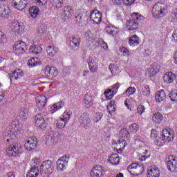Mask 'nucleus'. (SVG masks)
<instances>
[{
    "instance_id": "nucleus-29",
    "label": "nucleus",
    "mask_w": 177,
    "mask_h": 177,
    "mask_svg": "<svg viewBox=\"0 0 177 177\" xmlns=\"http://www.w3.org/2000/svg\"><path fill=\"white\" fill-rule=\"evenodd\" d=\"M39 175V170L38 169V167L33 166L30 168L28 173L26 174V177H38Z\"/></svg>"
},
{
    "instance_id": "nucleus-36",
    "label": "nucleus",
    "mask_w": 177,
    "mask_h": 177,
    "mask_svg": "<svg viewBox=\"0 0 177 177\" xmlns=\"http://www.w3.org/2000/svg\"><path fill=\"white\" fill-rule=\"evenodd\" d=\"M39 64H41V61H39L37 57H32L28 62V67H35L37 66H39Z\"/></svg>"
},
{
    "instance_id": "nucleus-62",
    "label": "nucleus",
    "mask_w": 177,
    "mask_h": 177,
    "mask_svg": "<svg viewBox=\"0 0 177 177\" xmlns=\"http://www.w3.org/2000/svg\"><path fill=\"white\" fill-rule=\"evenodd\" d=\"M145 109H146L145 108V106L143 105H139L137 109V112L138 113V114H140V115H142V114H143V113H145Z\"/></svg>"
},
{
    "instance_id": "nucleus-16",
    "label": "nucleus",
    "mask_w": 177,
    "mask_h": 177,
    "mask_svg": "<svg viewBox=\"0 0 177 177\" xmlns=\"http://www.w3.org/2000/svg\"><path fill=\"white\" fill-rule=\"evenodd\" d=\"M24 75V72L20 68L15 69L11 73H10V77L12 81H17V80H20V78Z\"/></svg>"
},
{
    "instance_id": "nucleus-35",
    "label": "nucleus",
    "mask_w": 177,
    "mask_h": 177,
    "mask_svg": "<svg viewBox=\"0 0 177 177\" xmlns=\"http://www.w3.org/2000/svg\"><path fill=\"white\" fill-rule=\"evenodd\" d=\"M131 17L133 18V20H134V21L138 24L140 23V21H143V20H145V17L138 12H133L131 14Z\"/></svg>"
},
{
    "instance_id": "nucleus-2",
    "label": "nucleus",
    "mask_w": 177,
    "mask_h": 177,
    "mask_svg": "<svg viewBox=\"0 0 177 177\" xmlns=\"http://www.w3.org/2000/svg\"><path fill=\"white\" fill-rule=\"evenodd\" d=\"M12 50L16 55H24L27 52V44L21 40L15 41L12 46Z\"/></svg>"
},
{
    "instance_id": "nucleus-26",
    "label": "nucleus",
    "mask_w": 177,
    "mask_h": 177,
    "mask_svg": "<svg viewBox=\"0 0 177 177\" xmlns=\"http://www.w3.org/2000/svg\"><path fill=\"white\" fill-rule=\"evenodd\" d=\"M140 44V39L136 35H131L129 39L130 46H138Z\"/></svg>"
},
{
    "instance_id": "nucleus-39",
    "label": "nucleus",
    "mask_w": 177,
    "mask_h": 177,
    "mask_svg": "<svg viewBox=\"0 0 177 177\" xmlns=\"http://www.w3.org/2000/svg\"><path fill=\"white\" fill-rule=\"evenodd\" d=\"M60 138V136L57 133H54L48 135V139L50 140L51 143H57L59 142V139Z\"/></svg>"
},
{
    "instance_id": "nucleus-5",
    "label": "nucleus",
    "mask_w": 177,
    "mask_h": 177,
    "mask_svg": "<svg viewBox=\"0 0 177 177\" xmlns=\"http://www.w3.org/2000/svg\"><path fill=\"white\" fill-rule=\"evenodd\" d=\"M53 162L50 160H47L41 165L40 171L41 174H46L47 175H50L53 172Z\"/></svg>"
},
{
    "instance_id": "nucleus-15",
    "label": "nucleus",
    "mask_w": 177,
    "mask_h": 177,
    "mask_svg": "<svg viewBox=\"0 0 177 177\" xmlns=\"http://www.w3.org/2000/svg\"><path fill=\"white\" fill-rule=\"evenodd\" d=\"M46 102H48V98L45 95H38L36 97V106L39 110H42L45 107Z\"/></svg>"
},
{
    "instance_id": "nucleus-54",
    "label": "nucleus",
    "mask_w": 177,
    "mask_h": 177,
    "mask_svg": "<svg viewBox=\"0 0 177 177\" xmlns=\"http://www.w3.org/2000/svg\"><path fill=\"white\" fill-rule=\"evenodd\" d=\"M109 70L111 71V74H113V75H115V74H117V73H118L119 68H118V66H117L114 64H110Z\"/></svg>"
},
{
    "instance_id": "nucleus-64",
    "label": "nucleus",
    "mask_w": 177,
    "mask_h": 177,
    "mask_svg": "<svg viewBox=\"0 0 177 177\" xmlns=\"http://www.w3.org/2000/svg\"><path fill=\"white\" fill-rule=\"evenodd\" d=\"M136 0H123V3L126 5V6H131L135 3Z\"/></svg>"
},
{
    "instance_id": "nucleus-49",
    "label": "nucleus",
    "mask_w": 177,
    "mask_h": 177,
    "mask_svg": "<svg viewBox=\"0 0 177 177\" xmlns=\"http://www.w3.org/2000/svg\"><path fill=\"white\" fill-rule=\"evenodd\" d=\"M115 93H114V91L111 90V89H106L104 91V95H105L106 98L108 100H111V99H113V97H114V94Z\"/></svg>"
},
{
    "instance_id": "nucleus-21",
    "label": "nucleus",
    "mask_w": 177,
    "mask_h": 177,
    "mask_svg": "<svg viewBox=\"0 0 177 177\" xmlns=\"http://www.w3.org/2000/svg\"><path fill=\"white\" fill-rule=\"evenodd\" d=\"M81 44V38L78 36H73L72 37V41H71V48L74 50L80 48V45Z\"/></svg>"
},
{
    "instance_id": "nucleus-14",
    "label": "nucleus",
    "mask_w": 177,
    "mask_h": 177,
    "mask_svg": "<svg viewBox=\"0 0 177 177\" xmlns=\"http://www.w3.org/2000/svg\"><path fill=\"white\" fill-rule=\"evenodd\" d=\"M174 131L171 129H164L162 131V138L165 140L166 142H172L174 140Z\"/></svg>"
},
{
    "instance_id": "nucleus-11",
    "label": "nucleus",
    "mask_w": 177,
    "mask_h": 177,
    "mask_svg": "<svg viewBox=\"0 0 177 177\" xmlns=\"http://www.w3.org/2000/svg\"><path fill=\"white\" fill-rule=\"evenodd\" d=\"M63 16L65 21L73 20L74 16V10L70 6L64 7L63 9Z\"/></svg>"
},
{
    "instance_id": "nucleus-42",
    "label": "nucleus",
    "mask_w": 177,
    "mask_h": 177,
    "mask_svg": "<svg viewBox=\"0 0 177 177\" xmlns=\"http://www.w3.org/2000/svg\"><path fill=\"white\" fill-rule=\"evenodd\" d=\"M42 51V48L39 46L33 45L30 46L29 49L30 53H33L34 55H39V52Z\"/></svg>"
},
{
    "instance_id": "nucleus-7",
    "label": "nucleus",
    "mask_w": 177,
    "mask_h": 177,
    "mask_svg": "<svg viewBox=\"0 0 177 177\" xmlns=\"http://www.w3.org/2000/svg\"><path fill=\"white\" fill-rule=\"evenodd\" d=\"M44 73L48 80H53L55 77H57L58 75V71L57 69L55 67H51L49 65H47L45 66L44 69Z\"/></svg>"
},
{
    "instance_id": "nucleus-58",
    "label": "nucleus",
    "mask_w": 177,
    "mask_h": 177,
    "mask_svg": "<svg viewBox=\"0 0 177 177\" xmlns=\"http://www.w3.org/2000/svg\"><path fill=\"white\" fill-rule=\"evenodd\" d=\"M41 161L42 160L41 159V156H38V157L35 156L32 159V162L35 165H39Z\"/></svg>"
},
{
    "instance_id": "nucleus-13",
    "label": "nucleus",
    "mask_w": 177,
    "mask_h": 177,
    "mask_svg": "<svg viewBox=\"0 0 177 177\" xmlns=\"http://www.w3.org/2000/svg\"><path fill=\"white\" fill-rule=\"evenodd\" d=\"M35 125L39 129H45L46 128V123H45V119L42 114H37L35 118Z\"/></svg>"
},
{
    "instance_id": "nucleus-8",
    "label": "nucleus",
    "mask_w": 177,
    "mask_h": 177,
    "mask_svg": "<svg viewBox=\"0 0 177 177\" xmlns=\"http://www.w3.org/2000/svg\"><path fill=\"white\" fill-rule=\"evenodd\" d=\"M37 145H38L37 138L30 137L25 142L24 148L26 150H28V151H31V150H34L35 147H37Z\"/></svg>"
},
{
    "instance_id": "nucleus-23",
    "label": "nucleus",
    "mask_w": 177,
    "mask_h": 177,
    "mask_svg": "<svg viewBox=\"0 0 177 177\" xmlns=\"http://www.w3.org/2000/svg\"><path fill=\"white\" fill-rule=\"evenodd\" d=\"M176 78V76L172 72H167L163 76V80L165 84H172Z\"/></svg>"
},
{
    "instance_id": "nucleus-24",
    "label": "nucleus",
    "mask_w": 177,
    "mask_h": 177,
    "mask_svg": "<svg viewBox=\"0 0 177 177\" xmlns=\"http://www.w3.org/2000/svg\"><path fill=\"white\" fill-rule=\"evenodd\" d=\"M63 107H64V102L59 101L57 103L51 105L49 108V111L51 114H53V113H56L57 110H60V109H63Z\"/></svg>"
},
{
    "instance_id": "nucleus-18",
    "label": "nucleus",
    "mask_w": 177,
    "mask_h": 177,
    "mask_svg": "<svg viewBox=\"0 0 177 177\" xmlns=\"http://www.w3.org/2000/svg\"><path fill=\"white\" fill-rule=\"evenodd\" d=\"M83 106L86 109H91L93 106V98L92 95L86 94L83 100Z\"/></svg>"
},
{
    "instance_id": "nucleus-56",
    "label": "nucleus",
    "mask_w": 177,
    "mask_h": 177,
    "mask_svg": "<svg viewBox=\"0 0 177 177\" xmlns=\"http://www.w3.org/2000/svg\"><path fill=\"white\" fill-rule=\"evenodd\" d=\"M169 97L171 102H177V91H171L169 94Z\"/></svg>"
},
{
    "instance_id": "nucleus-60",
    "label": "nucleus",
    "mask_w": 177,
    "mask_h": 177,
    "mask_svg": "<svg viewBox=\"0 0 177 177\" xmlns=\"http://www.w3.org/2000/svg\"><path fill=\"white\" fill-rule=\"evenodd\" d=\"M6 42V37H5V34L0 31V45H3Z\"/></svg>"
},
{
    "instance_id": "nucleus-50",
    "label": "nucleus",
    "mask_w": 177,
    "mask_h": 177,
    "mask_svg": "<svg viewBox=\"0 0 177 177\" xmlns=\"http://www.w3.org/2000/svg\"><path fill=\"white\" fill-rule=\"evenodd\" d=\"M129 130L133 133H136L139 131V124L133 123L129 126Z\"/></svg>"
},
{
    "instance_id": "nucleus-43",
    "label": "nucleus",
    "mask_w": 177,
    "mask_h": 177,
    "mask_svg": "<svg viewBox=\"0 0 177 177\" xmlns=\"http://www.w3.org/2000/svg\"><path fill=\"white\" fill-rule=\"evenodd\" d=\"M73 116V112L69 110H66L62 115V119L64 120L66 122H68L70 121V118Z\"/></svg>"
},
{
    "instance_id": "nucleus-38",
    "label": "nucleus",
    "mask_w": 177,
    "mask_h": 177,
    "mask_svg": "<svg viewBox=\"0 0 177 177\" xmlns=\"http://www.w3.org/2000/svg\"><path fill=\"white\" fill-rule=\"evenodd\" d=\"M162 120H164V117L160 113H156L152 116V121L156 124H160Z\"/></svg>"
},
{
    "instance_id": "nucleus-51",
    "label": "nucleus",
    "mask_w": 177,
    "mask_h": 177,
    "mask_svg": "<svg viewBox=\"0 0 177 177\" xmlns=\"http://www.w3.org/2000/svg\"><path fill=\"white\" fill-rule=\"evenodd\" d=\"M140 93L143 96H149V95H150V87L147 85L144 86L142 88Z\"/></svg>"
},
{
    "instance_id": "nucleus-17",
    "label": "nucleus",
    "mask_w": 177,
    "mask_h": 177,
    "mask_svg": "<svg viewBox=\"0 0 177 177\" xmlns=\"http://www.w3.org/2000/svg\"><path fill=\"white\" fill-rule=\"evenodd\" d=\"M6 154L8 157H17L19 156V150L15 145H11L6 149Z\"/></svg>"
},
{
    "instance_id": "nucleus-6",
    "label": "nucleus",
    "mask_w": 177,
    "mask_h": 177,
    "mask_svg": "<svg viewBox=\"0 0 177 177\" xmlns=\"http://www.w3.org/2000/svg\"><path fill=\"white\" fill-rule=\"evenodd\" d=\"M80 124L84 129H89L92 127V120L89 117V114L83 113L80 118Z\"/></svg>"
},
{
    "instance_id": "nucleus-52",
    "label": "nucleus",
    "mask_w": 177,
    "mask_h": 177,
    "mask_svg": "<svg viewBox=\"0 0 177 177\" xmlns=\"http://www.w3.org/2000/svg\"><path fill=\"white\" fill-rule=\"evenodd\" d=\"M138 165L139 164L138 163H133L128 166L127 170L129 171V173L131 174V175H135V170L136 169V168H138Z\"/></svg>"
},
{
    "instance_id": "nucleus-48",
    "label": "nucleus",
    "mask_w": 177,
    "mask_h": 177,
    "mask_svg": "<svg viewBox=\"0 0 177 177\" xmlns=\"http://www.w3.org/2000/svg\"><path fill=\"white\" fill-rule=\"evenodd\" d=\"M54 8H60L63 6V0H50Z\"/></svg>"
},
{
    "instance_id": "nucleus-27",
    "label": "nucleus",
    "mask_w": 177,
    "mask_h": 177,
    "mask_svg": "<svg viewBox=\"0 0 177 177\" xmlns=\"http://www.w3.org/2000/svg\"><path fill=\"white\" fill-rule=\"evenodd\" d=\"M19 117L21 118L24 122L27 121L28 118V111L26 108H21L19 111Z\"/></svg>"
},
{
    "instance_id": "nucleus-10",
    "label": "nucleus",
    "mask_w": 177,
    "mask_h": 177,
    "mask_svg": "<svg viewBox=\"0 0 177 177\" xmlns=\"http://www.w3.org/2000/svg\"><path fill=\"white\" fill-rule=\"evenodd\" d=\"M11 28L13 32H17V34H23L26 26L24 24L19 21H14L11 24Z\"/></svg>"
},
{
    "instance_id": "nucleus-53",
    "label": "nucleus",
    "mask_w": 177,
    "mask_h": 177,
    "mask_svg": "<svg viewBox=\"0 0 177 177\" xmlns=\"http://www.w3.org/2000/svg\"><path fill=\"white\" fill-rule=\"evenodd\" d=\"M134 172V175H141V174L145 172V167L143 165H138L137 168Z\"/></svg>"
},
{
    "instance_id": "nucleus-59",
    "label": "nucleus",
    "mask_w": 177,
    "mask_h": 177,
    "mask_svg": "<svg viewBox=\"0 0 177 177\" xmlns=\"http://www.w3.org/2000/svg\"><path fill=\"white\" fill-rule=\"evenodd\" d=\"M165 142H167L165 140H164L163 138H158L156 139V146H163L164 143H165Z\"/></svg>"
},
{
    "instance_id": "nucleus-19",
    "label": "nucleus",
    "mask_w": 177,
    "mask_h": 177,
    "mask_svg": "<svg viewBox=\"0 0 177 177\" xmlns=\"http://www.w3.org/2000/svg\"><path fill=\"white\" fill-rule=\"evenodd\" d=\"M27 0H12L14 8L18 10H23L27 6Z\"/></svg>"
},
{
    "instance_id": "nucleus-55",
    "label": "nucleus",
    "mask_w": 177,
    "mask_h": 177,
    "mask_svg": "<svg viewBox=\"0 0 177 177\" xmlns=\"http://www.w3.org/2000/svg\"><path fill=\"white\" fill-rule=\"evenodd\" d=\"M136 92V88L135 87H129L126 91L125 93L127 96H131V95H133Z\"/></svg>"
},
{
    "instance_id": "nucleus-34",
    "label": "nucleus",
    "mask_w": 177,
    "mask_h": 177,
    "mask_svg": "<svg viewBox=\"0 0 177 177\" xmlns=\"http://www.w3.org/2000/svg\"><path fill=\"white\" fill-rule=\"evenodd\" d=\"M108 161L112 165H118L120 164V157L118 155H111L109 156Z\"/></svg>"
},
{
    "instance_id": "nucleus-57",
    "label": "nucleus",
    "mask_w": 177,
    "mask_h": 177,
    "mask_svg": "<svg viewBox=\"0 0 177 177\" xmlns=\"http://www.w3.org/2000/svg\"><path fill=\"white\" fill-rule=\"evenodd\" d=\"M102 118H103V113H97L95 115L93 120L95 121V122H99V121H100L102 120Z\"/></svg>"
},
{
    "instance_id": "nucleus-30",
    "label": "nucleus",
    "mask_w": 177,
    "mask_h": 177,
    "mask_svg": "<svg viewBox=\"0 0 177 177\" xmlns=\"http://www.w3.org/2000/svg\"><path fill=\"white\" fill-rule=\"evenodd\" d=\"M46 52L47 55L50 56V57H53V56H55V55L59 52V48L55 46H48L46 47Z\"/></svg>"
},
{
    "instance_id": "nucleus-9",
    "label": "nucleus",
    "mask_w": 177,
    "mask_h": 177,
    "mask_svg": "<svg viewBox=\"0 0 177 177\" xmlns=\"http://www.w3.org/2000/svg\"><path fill=\"white\" fill-rule=\"evenodd\" d=\"M90 20L93 24H100L102 21V12L97 10L91 11Z\"/></svg>"
},
{
    "instance_id": "nucleus-32",
    "label": "nucleus",
    "mask_w": 177,
    "mask_h": 177,
    "mask_svg": "<svg viewBox=\"0 0 177 177\" xmlns=\"http://www.w3.org/2000/svg\"><path fill=\"white\" fill-rule=\"evenodd\" d=\"M105 31L106 32H107V34H109L110 35H115V34H118V31H120V29L113 25H111L106 27Z\"/></svg>"
},
{
    "instance_id": "nucleus-40",
    "label": "nucleus",
    "mask_w": 177,
    "mask_h": 177,
    "mask_svg": "<svg viewBox=\"0 0 177 177\" xmlns=\"http://www.w3.org/2000/svg\"><path fill=\"white\" fill-rule=\"evenodd\" d=\"M73 20L75 21L78 26H81L82 23H84V15L82 13L80 12L79 14H77V15H75V17L73 18Z\"/></svg>"
},
{
    "instance_id": "nucleus-41",
    "label": "nucleus",
    "mask_w": 177,
    "mask_h": 177,
    "mask_svg": "<svg viewBox=\"0 0 177 177\" xmlns=\"http://www.w3.org/2000/svg\"><path fill=\"white\" fill-rule=\"evenodd\" d=\"M127 145L128 143L127 142V140L125 139L120 138L118 140L117 146L118 147H119V150H120V151L124 150V149L127 147Z\"/></svg>"
},
{
    "instance_id": "nucleus-22",
    "label": "nucleus",
    "mask_w": 177,
    "mask_h": 177,
    "mask_svg": "<svg viewBox=\"0 0 177 177\" xmlns=\"http://www.w3.org/2000/svg\"><path fill=\"white\" fill-rule=\"evenodd\" d=\"M160 64L158 63H153L148 69V73L149 74L150 77H154L157 73L160 71Z\"/></svg>"
},
{
    "instance_id": "nucleus-46",
    "label": "nucleus",
    "mask_w": 177,
    "mask_h": 177,
    "mask_svg": "<svg viewBox=\"0 0 177 177\" xmlns=\"http://www.w3.org/2000/svg\"><path fill=\"white\" fill-rule=\"evenodd\" d=\"M107 110L109 114H113L115 111V101L111 100L109 104L107 106Z\"/></svg>"
},
{
    "instance_id": "nucleus-25",
    "label": "nucleus",
    "mask_w": 177,
    "mask_h": 177,
    "mask_svg": "<svg viewBox=\"0 0 177 177\" xmlns=\"http://www.w3.org/2000/svg\"><path fill=\"white\" fill-rule=\"evenodd\" d=\"M156 102L158 103H161V102H164L165 99H167V94L164 90H160L156 92L155 96Z\"/></svg>"
},
{
    "instance_id": "nucleus-45",
    "label": "nucleus",
    "mask_w": 177,
    "mask_h": 177,
    "mask_svg": "<svg viewBox=\"0 0 177 177\" xmlns=\"http://www.w3.org/2000/svg\"><path fill=\"white\" fill-rule=\"evenodd\" d=\"M12 129L11 130V132H12L14 135H19V133H20V132H21L22 130L21 127L19 124H12Z\"/></svg>"
},
{
    "instance_id": "nucleus-28",
    "label": "nucleus",
    "mask_w": 177,
    "mask_h": 177,
    "mask_svg": "<svg viewBox=\"0 0 177 177\" xmlns=\"http://www.w3.org/2000/svg\"><path fill=\"white\" fill-rule=\"evenodd\" d=\"M138 24L133 19H131L127 22V28L129 31H135L138 29Z\"/></svg>"
},
{
    "instance_id": "nucleus-63",
    "label": "nucleus",
    "mask_w": 177,
    "mask_h": 177,
    "mask_svg": "<svg viewBox=\"0 0 177 177\" xmlns=\"http://www.w3.org/2000/svg\"><path fill=\"white\" fill-rule=\"evenodd\" d=\"M158 136V131L156 129H152L151 132V139H156Z\"/></svg>"
},
{
    "instance_id": "nucleus-47",
    "label": "nucleus",
    "mask_w": 177,
    "mask_h": 177,
    "mask_svg": "<svg viewBox=\"0 0 177 177\" xmlns=\"http://www.w3.org/2000/svg\"><path fill=\"white\" fill-rule=\"evenodd\" d=\"M57 128L58 129H63L67 125V122L62 119V117L57 121Z\"/></svg>"
},
{
    "instance_id": "nucleus-61",
    "label": "nucleus",
    "mask_w": 177,
    "mask_h": 177,
    "mask_svg": "<svg viewBox=\"0 0 177 177\" xmlns=\"http://www.w3.org/2000/svg\"><path fill=\"white\" fill-rule=\"evenodd\" d=\"M120 52L123 53L124 56H129V50L125 47H122L120 48Z\"/></svg>"
},
{
    "instance_id": "nucleus-1",
    "label": "nucleus",
    "mask_w": 177,
    "mask_h": 177,
    "mask_svg": "<svg viewBox=\"0 0 177 177\" xmlns=\"http://www.w3.org/2000/svg\"><path fill=\"white\" fill-rule=\"evenodd\" d=\"M167 15V6L162 3H156L152 8V16L156 19L164 17Z\"/></svg>"
},
{
    "instance_id": "nucleus-20",
    "label": "nucleus",
    "mask_w": 177,
    "mask_h": 177,
    "mask_svg": "<svg viewBox=\"0 0 177 177\" xmlns=\"http://www.w3.org/2000/svg\"><path fill=\"white\" fill-rule=\"evenodd\" d=\"M160 169L156 166H151L148 169L147 177H160Z\"/></svg>"
},
{
    "instance_id": "nucleus-33",
    "label": "nucleus",
    "mask_w": 177,
    "mask_h": 177,
    "mask_svg": "<svg viewBox=\"0 0 177 177\" xmlns=\"http://www.w3.org/2000/svg\"><path fill=\"white\" fill-rule=\"evenodd\" d=\"M88 67L91 73H96L97 71V64H96L95 59H92V58L88 59Z\"/></svg>"
},
{
    "instance_id": "nucleus-4",
    "label": "nucleus",
    "mask_w": 177,
    "mask_h": 177,
    "mask_svg": "<svg viewBox=\"0 0 177 177\" xmlns=\"http://www.w3.org/2000/svg\"><path fill=\"white\" fill-rule=\"evenodd\" d=\"M106 175V169L100 165H95L90 171L91 177H103Z\"/></svg>"
},
{
    "instance_id": "nucleus-44",
    "label": "nucleus",
    "mask_w": 177,
    "mask_h": 177,
    "mask_svg": "<svg viewBox=\"0 0 177 177\" xmlns=\"http://www.w3.org/2000/svg\"><path fill=\"white\" fill-rule=\"evenodd\" d=\"M128 138H129V131L127 129H122L120 132V139L128 140Z\"/></svg>"
},
{
    "instance_id": "nucleus-3",
    "label": "nucleus",
    "mask_w": 177,
    "mask_h": 177,
    "mask_svg": "<svg viewBox=\"0 0 177 177\" xmlns=\"http://www.w3.org/2000/svg\"><path fill=\"white\" fill-rule=\"evenodd\" d=\"M68 161H70V156L65 155L59 158L56 162L57 171H58V172H63V171L67 168Z\"/></svg>"
},
{
    "instance_id": "nucleus-31",
    "label": "nucleus",
    "mask_w": 177,
    "mask_h": 177,
    "mask_svg": "<svg viewBox=\"0 0 177 177\" xmlns=\"http://www.w3.org/2000/svg\"><path fill=\"white\" fill-rule=\"evenodd\" d=\"M10 14V9L7 6H0V17H6Z\"/></svg>"
},
{
    "instance_id": "nucleus-37",
    "label": "nucleus",
    "mask_w": 177,
    "mask_h": 177,
    "mask_svg": "<svg viewBox=\"0 0 177 177\" xmlns=\"http://www.w3.org/2000/svg\"><path fill=\"white\" fill-rule=\"evenodd\" d=\"M29 13L32 19H36V17L39 15V8L38 7H30L29 9Z\"/></svg>"
},
{
    "instance_id": "nucleus-12",
    "label": "nucleus",
    "mask_w": 177,
    "mask_h": 177,
    "mask_svg": "<svg viewBox=\"0 0 177 177\" xmlns=\"http://www.w3.org/2000/svg\"><path fill=\"white\" fill-rule=\"evenodd\" d=\"M167 169L171 172H177V160L174 158V156H169V161H167Z\"/></svg>"
}]
</instances>
